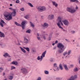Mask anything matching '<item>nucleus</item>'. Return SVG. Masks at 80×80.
Instances as JSON below:
<instances>
[{
  "instance_id": "1",
  "label": "nucleus",
  "mask_w": 80,
  "mask_h": 80,
  "mask_svg": "<svg viewBox=\"0 0 80 80\" xmlns=\"http://www.w3.org/2000/svg\"><path fill=\"white\" fill-rule=\"evenodd\" d=\"M15 16L16 15V9H14L12 12L10 14L8 12H6L5 14H4V16L6 18L7 20H10L12 19V16Z\"/></svg>"
},
{
  "instance_id": "2",
  "label": "nucleus",
  "mask_w": 80,
  "mask_h": 80,
  "mask_svg": "<svg viewBox=\"0 0 80 80\" xmlns=\"http://www.w3.org/2000/svg\"><path fill=\"white\" fill-rule=\"evenodd\" d=\"M62 18L60 17H58V18L57 19V21H58V22L57 23V25L58 27L59 28H61V29L62 30V31L63 32H65V30L63 29V28H62V27L61 26V25H62V26H63V23L62 22Z\"/></svg>"
},
{
  "instance_id": "3",
  "label": "nucleus",
  "mask_w": 80,
  "mask_h": 80,
  "mask_svg": "<svg viewBox=\"0 0 80 80\" xmlns=\"http://www.w3.org/2000/svg\"><path fill=\"white\" fill-rule=\"evenodd\" d=\"M57 47L59 49H58V52L59 53H61L63 52L65 50V48L64 47V45L61 43H58L57 45Z\"/></svg>"
},
{
  "instance_id": "4",
  "label": "nucleus",
  "mask_w": 80,
  "mask_h": 80,
  "mask_svg": "<svg viewBox=\"0 0 80 80\" xmlns=\"http://www.w3.org/2000/svg\"><path fill=\"white\" fill-rule=\"evenodd\" d=\"M78 7L76 6L75 9L74 8H72L70 7L67 8V11L71 13H74L76 12L77 10H78Z\"/></svg>"
},
{
  "instance_id": "5",
  "label": "nucleus",
  "mask_w": 80,
  "mask_h": 80,
  "mask_svg": "<svg viewBox=\"0 0 80 80\" xmlns=\"http://www.w3.org/2000/svg\"><path fill=\"white\" fill-rule=\"evenodd\" d=\"M46 53H47V51H45L42 54V55L41 56H38L37 58V60L40 61V62H42V60H43V57H45Z\"/></svg>"
},
{
  "instance_id": "6",
  "label": "nucleus",
  "mask_w": 80,
  "mask_h": 80,
  "mask_svg": "<svg viewBox=\"0 0 80 80\" xmlns=\"http://www.w3.org/2000/svg\"><path fill=\"white\" fill-rule=\"evenodd\" d=\"M38 11L41 12H43L46 10V8L44 6H39L37 8Z\"/></svg>"
},
{
  "instance_id": "7",
  "label": "nucleus",
  "mask_w": 80,
  "mask_h": 80,
  "mask_svg": "<svg viewBox=\"0 0 80 80\" xmlns=\"http://www.w3.org/2000/svg\"><path fill=\"white\" fill-rule=\"evenodd\" d=\"M61 21L63 23L64 25L66 26H68V25H69V22H68V20L66 19L62 20V18Z\"/></svg>"
},
{
  "instance_id": "8",
  "label": "nucleus",
  "mask_w": 80,
  "mask_h": 80,
  "mask_svg": "<svg viewBox=\"0 0 80 80\" xmlns=\"http://www.w3.org/2000/svg\"><path fill=\"white\" fill-rule=\"evenodd\" d=\"M27 23V21H24L22 22L21 23V25H22V29L24 30L25 29V25Z\"/></svg>"
},
{
  "instance_id": "9",
  "label": "nucleus",
  "mask_w": 80,
  "mask_h": 80,
  "mask_svg": "<svg viewBox=\"0 0 80 80\" xmlns=\"http://www.w3.org/2000/svg\"><path fill=\"white\" fill-rule=\"evenodd\" d=\"M21 71L22 73L24 74L27 73V69L24 68H22L21 69Z\"/></svg>"
},
{
  "instance_id": "10",
  "label": "nucleus",
  "mask_w": 80,
  "mask_h": 80,
  "mask_svg": "<svg viewBox=\"0 0 80 80\" xmlns=\"http://www.w3.org/2000/svg\"><path fill=\"white\" fill-rule=\"evenodd\" d=\"M3 56L4 57H5V58H7V57H9V58H10V57H11V56H10L9 54H8V53L7 52L4 53Z\"/></svg>"
},
{
  "instance_id": "11",
  "label": "nucleus",
  "mask_w": 80,
  "mask_h": 80,
  "mask_svg": "<svg viewBox=\"0 0 80 80\" xmlns=\"http://www.w3.org/2000/svg\"><path fill=\"white\" fill-rule=\"evenodd\" d=\"M48 18L49 20H52V19L54 18V15L53 14H50L48 16Z\"/></svg>"
},
{
  "instance_id": "12",
  "label": "nucleus",
  "mask_w": 80,
  "mask_h": 80,
  "mask_svg": "<svg viewBox=\"0 0 80 80\" xmlns=\"http://www.w3.org/2000/svg\"><path fill=\"white\" fill-rule=\"evenodd\" d=\"M41 37L42 38L43 37V38L44 40H46L47 38L48 37V34H46L44 35H41Z\"/></svg>"
},
{
  "instance_id": "13",
  "label": "nucleus",
  "mask_w": 80,
  "mask_h": 80,
  "mask_svg": "<svg viewBox=\"0 0 80 80\" xmlns=\"http://www.w3.org/2000/svg\"><path fill=\"white\" fill-rule=\"evenodd\" d=\"M42 27H44V28H47L48 27V23L46 22H44L43 25H42Z\"/></svg>"
},
{
  "instance_id": "14",
  "label": "nucleus",
  "mask_w": 80,
  "mask_h": 80,
  "mask_svg": "<svg viewBox=\"0 0 80 80\" xmlns=\"http://www.w3.org/2000/svg\"><path fill=\"white\" fill-rule=\"evenodd\" d=\"M0 37L1 38H4L5 37V34L3 32L0 31Z\"/></svg>"
},
{
  "instance_id": "15",
  "label": "nucleus",
  "mask_w": 80,
  "mask_h": 80,
  "mask_svg": "<svg viewBox=\"0 0 80 80\" xmlns=\"http://www.w3.org/2000/svg\"><path fill=\"white\" fill-rule=\"evenodd\" d=\"M24 40L25 43H28V40L27 38H24Z\"/></svg>"
},
{
  "instance_id": "16",
  "label": "nucleus",
  "mask_w": 80,
  "mask_h": 80,
  "mask_svg": "<svg viewBox=\"0 0 80 80\" xmlns=\"http://www.w3.org/2000/svg\"><path fill=\"white\" fill-rule=\"evenodd\" d=\"M69 1L71 2H76L77 3H78L79 2L78 0H69Z\"/></svg>"
},
{
  "instance_id": "17",
  "label": "nucleus",
  "mask_w": 80,
  "mask_h": 80,
  "mask_svg": "<svg viewBox=\"0 0 80 80\" xmlns=\"http://www.w3.org/2000/svg\"><path fill=\"white\" fill-rule=\"evenodd\" d=\"M0 45H1L2 48H4L5 47V44L3 42L0 43Z\"/></svg>"
},
{
  "instance_id": "18",
  "label": "nucleus",
  "mask_w": 80,
  "mask_h": 80,
  "mask_svg": "<svg viewBox=\"0 0 80 80\" xmlns=\"http://www.w3.org/2000/svg\"><path fill=\"white\" fill-rule=\"evenodd\" d=\"M63 66L64 68L66 70H68V68L67 67V66L66 64H63Z\"/></svg>"
},
{
  "instance_id": "19",
  "label": "nucleus",
  "mask_w": 80,
  "mask_h": 80,
  "mask_svg": "<svg viewBox=\"0 0 80 80\" xmlns=\"http://www.w3.org/2000/svg\"><path fill=\"white\" fill-rule=\"evenodd\" d=\"M52 4L53 5H54V6H55V7H57V6H58V4H57V3H56V2H55V1H52Z\"/></svg>"
},
{
  "instance_id": "20",
  "label": "nucleus",
  "mask_w": 80,
  "mask_h": 80,
  "mask_svg": "<svg viewBox=\"0 0 80 80\" xmlns=\"http://www.w3.org/2000/svg\"><path fill=\"white\" fill-rule=\"evenodd\" d=\"M19 48H20L21 50L23 52V53H26V51L22 47H20Z\"/></svg>"
},
{
  "instance_id": "21",
  "label": "nucleus",
  "mask_w": 80,
  "mask_h": 80,
  "mask_svg": "<svg viewBox=\"0 0 80 80\" xmlns=\"http://www.w3.org/2000/svg\"><path fill=\"white\" fill-rule=\"evenodd\" d=\"M11 63L13 65H17L18 64V62L17 61H13Z\"/></svg>"
},
{
  "instance_id": "22",
  "label": "nucleus",
  "mask_w": 80,
  "mask_h": 80,
  "mask_svg": "<svg viewBox=\"0 0 80 80\" xmlns=\"http://www.w3.org/2000/svg\"><path fill=\"white\" fill-rule=\"evenodd\" d=\"M23 48H24V49H25L27 51V52H30V49H29V48L28 47H23Z\"/></svg>"
},
{
  "instance_id": "23",
  "label": "nucleus",
  "mask_w": 80,
  "mask_h": 80,
  "mask_svg": "<svg viewBox=\"0 0 80 80\" xmlns=\"http://www.w3.org/2000/svg\"><path fill=\"white\" fill-rule=\"evenodd\" d=\"M63 56H65L66 55H67L66 56V57H67L68 56V53L66 51L63 52Z\"/></svg>"
},
{
  "instance_id": "24",
  "label": "nucleus",
  "mask_w": 80,
  "mask_h": 80,
  "mask_svg": "<svg viewBox=\"0 0 80 80\" xmlns=\"http://www.w3.org/2000/svg\"><path fill=\"white\" fill-rule=\"evenodd\" d=\"M71 53H72L71 50H68V55H70Z\"/></svg>"
},
{
  "instance_id": "25",
  "label": "nucleus",
  "mask_w": 80,
  "mask_h": 80,
  "mask_svg": "<svg viewBox=\"0 0 80 80\" xmlns=\"http://www.w3.org/2000/svg\"><path fill=\"white\" fill-rule=\"evenodd\" d=\"M44 73L45 74H46V75H48V74H49V72L48 71L45 70Z\"/></svg>"
},
{
  "instance_id": "26",
  "label": "nucleus",
  "mask_w": 80,
  "mask_h": 80,
  "mask_svg": "<svg viewBox=\"0 0 80 80\" xmlns=\"http://www.w3.org/2000/svg\"><path fill=\"white\" fill-rule=\"evenodd\" d=\"M59 68L61 70H63V68L62 67V65L61 64H60L59 65Z\"/></svg>"
},
{
  "instance_id": "27",
  "label": "nucleus",
  "mask_w": 80,
  "mask_h": 80,
  "mask_svg": "<svg viewBox=\"0 0 80 80\" xmlns=\"http://www.w3.org/2000/svg\"><path fill=\"white\" fill-rule=\"evenodd\" d=\"M28 4L29 6H30V7H33V6L32 5V3L30 2H28Z\"/></svg>"
},
{
  "instance_id": "28",
  "label": "nucleus",
  "mask_w": 80,
  "mask_h": 80,
  "mask_svg": "<svg viewBox=\"0 0 80 80\" xmlns=\"http://www.w3.org/2000/svg\"><path fill=\"white\" fill-rule=\"evenodd\" d=\"M13 76H11L8 77V79H9V80H12V79H13Z\"/></svg>"
},
{
  "instance_id": "29",
  "label": "nucleus",
  "mask_w": 80,
  "mask_h": 80,
  "mask_svg": "<svg viewBox=\"0 0 80 80\" xmlns=\"http://www.w3.org/2000/svg\"><path fill=\"white\" fill-rule=\"evenodd\" d=\"M15 23V25H17V26H21V25H20V24H18V23H17V22H14Z\"/></svg>"
},
{
  "instance_id": "30",
  "label": "nucleus",
  "mask_w": 80,
  "mask_h": 80,
  "mask_svg": "<svg viewBox=\"0 0 80 80\" xmlns=\"http://www.w3.org/2000/svg\"><path fill=\"white\" fill-rule=\"evenodd\" d=\"M24 18L26 19H28L29 18V15H27L24 16Z\"/></svg>"
},
{
  "instance_id": "31",
  "label": "nucleus",
  "mask_w": 80,
  "mask_h": 80,
  "mask_svg": "<svg viewBox=\"0 0 80 80\" xmlns=\"http://www.w3.org/2000/svg\"><path fill=\"white\" fill-rule=\"evenodd\" d=\"M31 32V30H30V29H29L26 31V32L28 33H30Z\"/></svg>"
},
{
  "instance_id": "32",
  "label": "nucleus",
  "mask_w": 80,
  "mask_h": 80,
  "mask_svg": "<svg viewBox=\"0 0 80 80\" xmlns=\"http://www.w3.org/2000/svg\"><path fill=\"white\" fill-rule=\"evenodd\" d=\"M71 33H72V34H75V31L72 30L71 31Z\"/></svg>"
},
{
  "instance_id": "33",
  "label": "nucleus",
  "mask_w": 80,
  "mask_h": 80,
  "mask_svg": "<svg viewBox=\"0 0 80 80\" xmlns=\"http://www.w3.org/2000/svg\"><path fill=\"white\" fill-rule=\"evenodd\" d=\"M30 23H31V27L33 28L34 27V24H33V23H32L31 22H30Z\"/></svg>"
},
{
  "instance_id": "34",
  "label": "nucleus",
  "mask_w": 80,
  "mask_h": 80,
  "mask_svg": "<svg viewBox=\"0 0 80 80\" xmlns=\"http://www.w3.org/2000/svg\"><path fill=\"white\" fill-rule=\"evenodd\" d=\"M74 72H77V71L78 70V68H74Z\"/></svg>"
},
{
  "instance_id": "35",
  "label": "nucleus",
  "mask_w": 80,
  "mask_h": 80,
  "mask_svg": "<svg viewBox=\"0 0 80 80\" xmlns=\"http://www.w3.org/2000/svg\"><path fill=\"white\" fill-rule=\"evenodd\" d=\"M3 70V68L2 67L0 68V72H2Z\"/></svg>"
},
{
  "instance_id": "36",
  "label": "nucleus",
  "mask_w": 80,
  "mask_h": 80,
  "mask_svg": "<svg viewBox=\"0 0 80 80\" xmlns=\"http://www.w3.org/2000/svg\"><path fill=\"white\" fill-rule=\"evenodd\" d=\"M51 38H52V37L49 36V38H48V40L49 41L51 40Z\"/></svg>"
},
{
  "instance_id": "37",
  "label": "nucleus",
  "mask_w": 80,
  "mask_h": 80,
  "mask_svg": "<svg viewBox=\"0 0 80 80\" xmlns=\"http://www.w3.org/2000/svg\"><path fill=\"white\" fill-rule=\"evenodd\" d=\"M13 69H15V67L13 66H11V70H13Z\"/></svg>"
},
{
  "instance_id": "38",
  "label": "nucleus",
  "mask_w": 80,
  "mask_h": 80,
  "mask_svg": "<svg viewBox=\"0 0 80 80\" xmlns=\"http://www.w3.org/2000/svg\"><path fill=\"white\" fill-rule=\"evenodd\" d=\"M54 67H56V68H57V67H58L57 66V63H55L54 64Z\"/></svg>"
},
{
  "instance_id": "39",
  "label": "nucleus",
  "mask_w": 80,
  "mask_h": 80,
  "mask_svg": "<svg viewBox=\"0 0 80 80\" xmlns=\"http://www.w3.org/2000/svg\"><path fill=\"white\" fill-rule=\"evenodd\" d=\"M20 10H21V11H22V12H23V11H24V10H25V9H24V8H20Z\"/></svg>"
},
{
  "instance_id": "40",
  "label": "nucleus",
  "mask_w": 80,
  "mask_h": 80,
  "mask_svg": "<svg viewBox=\"0 0 80 80\" xmlns=\"http://www.w3.org/2000/svg\"><path fill=\"white\" fill-rule=\"evenodd\" d=\"M0 23H5V22L2 20H1Z\"/></svg>"
},
{
  "instance_id": "41",
  "label": "nucleus",
  "mask_w": 80,
  "mask_h": 80,
  "mask_svg": "<svg viewBox=\"0 0 80 80\" xmlns=\"http://www.w3.org/2000/svg\"><path fill=\"white\" fill-rule=\"evenodd\" d=\"M9 10H12L13 11V10H16L15 9H13V8H9Z\"/></svg>"
},
{
  "instance_id": "42",
  "label": "nucleus",
  "mask_w": 80,
  "mask_h": 80,
  "mask_svg": "<svg viewBox=\"0 0 80 80\" xmlns=\"http://www.w3.org/2000/svg\"><path fill=\"white\" fill-rule=\"evenodd\" d=\"M37 38L38 40H41L40 38L38 36L37 37Z\"/></svg>"
},
{
  "instance_id": "43",
  "label": "nucleus",
  "mask_w": 80,
  "mask_h": 80,
  "mask_svg": "<svg viewBox=\"0 0 80 80\" xmlns=\"http://www.w3.org/2000/svg\"><path fill=\"white\" fill-rule=\"evenodd\" d=\"M16 3H20V1L19 0H17L16 1Z\"/></svg>"
},
{
  "instance_id": "44",
  "label": "nucleus",
  "mask_w": 80,
  "mask_h": 80,
  "mask_svg": "<svg viewBox=\"0 0 80 80\" xmlns=\"http://www.w3.org/2000/svg\"><path fill=\"white\" fill-rule=\"evenodd\" d=\"M32 52L33 53H35V52H36V51L35 50L32 49Z\"/></svg>"
},
{
  "instance_id": "45",
  "label": "nucleus",
  "mask_w": 80,
  "mask_h": 80,
  "mask_svg": "<svg viewBox=\"0 0 80 80\" xmlns=\"http://www.w3.org/2000/svg\"><path fill=\"white\" fill-rule=\"evenodd\" d=\"M0 25L1 26V27H3V24L2 23L0 22Z\"/></svg>"
},
{
  "instance_id": "46",
  "label": "nucleus",
  "mask_w": 80,
  "mask_h": 80,
  "mask_svg": "<svg viewBox=\"0 0 80 80\" xmlns=\"http://www.w3.org/2000/svg\"><path fill=\"white\" fill-rule=\"evenodd\" d=\"M52 34H53V32H51L50 33L49 36H50V37H52Z\"/></svg>"
},
{
  "instance_id": "47",
  "label": "nucleus",
  "mask_w": 80,
  "mask_h": 80,
  "mask_svg": "<svg viewBox=\"0 0 80 80\" xmlns=\"http://www.w3.org/2000/svg\"><path fill=\"white\" fill-rule=\"evenodd\" d=\"M56 70L57 71H58V70H59V68L57 66V67L56 68Z\"/></svg>"
},
{
  "instance_id": "48",
  "label": "nucleus",
  "mask_w": 80,
  "mask_h": 80,
  "mask_svg": "<svg viewBox=\"0 0 80 80\" xmlns=\"http://www.w3.org/2000/svg\"><path fill=\"white\" fill-rule=\"evenodd\" d=\"M41 77H39L38 78V79L37 80H41Z\"/></svg>"
},
{
  "instance_id": "49",
  "label": "nucleus",
  "mask_w": 80,
  "mask_h": 80,
  "mask_svg": "<svg viewBox=\"0 0 80 80\" xmlns=\"http://www.w3.org/2000/svg\"><path fill=\"white\" fill-rule=\"evenodd\" d=\"M8 62H10V61H11V58H9V59H8Z\"/></svg>"
},
{
  "instance_id": "50",
  "label": "nucleus",
  "mask_w": 80,
  "mask_h": 80,
  "mask_svg": "<svg viewBox=\"0 0 80 80\" xmlns=\"http://www.w3.org/2000/svg\"><path fill=\"white\" fill-rule=\"evenodd\" d=\"M73 67V65L71 64L70 65V67Z\"/></svg>"
},
{
  "instance_id": "51",
  "label": "nucleus",
  "mask_w": 80,
  "mask_h": 80,
  "mask_svg": "<svg viewBox=\"0 0 80 80\" xmlns=\"http://www.w3.org/2000/svg\"><path fill=\"white\" fill-rule=\"evenodd\" d=\"M58 41L57 40L55 42V44H56V43H58Z\"/></svg>"
},
{
  "instance_id": "52",
  "label": "nucleus",
  "mask_w": 80,
  "mask_h": 80,
  "mask_svg": "<svg viewBox=\"0 0 80 80\" xmlns=\"http://www.w3.org/2000/svg\"><path fill=\"white\" fill-rule=\"evenodd\" d=\"M5 73L3 72V76H5Z\"/></svg>"
},
{
  "instance_id": "53",
  "label": "nucleus",
  "mask_w": 80,
  "mask_h": 80,
  "mask_svg": "<svg viewBox=\"0 0 80 80\" xmlns=\"http://www.w3.org/2000/svg\"><path fill=\"white\" fill-rule=\"evenodd\" d=\"M57 48V47H54L53 48L54 50H55V49H56Z\"/></svg>"
},
{
  "instance_id": "54",
  "label": "nucleus",
  "mask_w": 80,
  "mask_h": 80,
  "mask_svg": "<svg viewBox=\"0 0 80 80\" xmlns=\"http://www.w3.org/2000/svg\"><path fill=\"white\" fill-rule=\"evenodd\" d=\"M12 5H12V4H10V7H12Z\"/></svg>"
},
{
  "instance_id": "55",
  "label": "nucleus",
  "mask_w": 80,
  "mask_h": 80,
  "mask_svg": "<svg viewBox=\"0 0 80 80\" xmlns=\"http://www.w3.org/2000/svg\"><path fill=\"white\" fill-rule=\"evenodd\" d=\"M55 45V43H53L52 44V45H53V46Z\"/></svg>"
},
{
  "instance_id": "56",
  "label": "nucleus",
  "mask_w": 80,
  "mask_h": 80,
  "mask_svg": "<svg viewBox=\"0 0 80 80\" xmlns=\"http://www.w3.org/2000/svg\"><path fill=\"white\" fill-rule=\"evenodd\" d=\"M65 40H66V41H67V42H68V40L67 39H65Z\"/></svg>"
},
{
  "instance_id": "57",
  "label": "nucleus",
  "mask_w": 80,
  "mask_h": 80,
  "mask_svg": "<svg viewBox=\"0 0 80 80\" xmlns=\"http://www.w3.org/2000/svg\"><path fill=\"white\" fill-rule=\"evenodd\" d=\"M37 35L38 36H39V34H38V33H37Z\"/></svg>"
},
{
  "instance_id": "58",
  "label": "nucleus",
  "mask_w": 80,
  "mask_h": 80,
  "mask_svg": "<svg viewBox=\"0 0 80 80\" xmlns=\"http://www.w3.org/2000/svg\"><path fill=\"white\" fill-rule=\"evenodd\" d=\"M41 17L42 18H43V16H41Z\"/></svg>"
},
{
  "instance_id": "59",
  "label": "nucleus",
  "mask_w": 80,
  "mask_h": 80,
  "mask_svg": "<svg viewBox=\"0 0 80 80\" xmlns=\"http://www.w3.org/2000/svg\"><path fill=\"white\" fill-rule=\"evenodd\" d=\"M18 45H20V43H18Z\"/></svg>"
},
{
  "instance_id": "60",
  "label": "nucleus",
  "mask_w": 80,
  "mask_h": 80,
  "mask_svg": "<svg viewBox=\"0 0 80 80\" xmlns=\"http://www.w3.org/2000/svg\"><path fill=\"white\" fill-rule=\"evenodd\" d=\"M43 32L44 33H45V31Z\"/></svg>"
},
{
  "instance_id": "61",
  "label": "nucleus",
  "mask_w": 80,
  "mask_h": 80,
  "mask_svg": "<svg viewBox=\"0 0 80 80\" xmlns=\"http://www.w3.org/2000/svg\"><path fill=\"white\" fill-rule=\"evenodd\" d=\"M51 62H53V60H51Z\"/></svg>"
},
{
  "instance_id": "62",
  "label": "nucleus",
  "mask_w": 80,
  "mask_h": 80,
  "mask_svg": "<svg viewBox=\"0 0 80 80\" xmlns=\"http://www.w3.org/2000/svg\"><path fill=\"white\" fill-rule=\"evenodd\" d=\"M73 42H75V40H73Z\"/></svg>"
},
{
  "instance_id": "63",
  "label": "nucleus",
  "mask_w": 80,
  "mask_h": 80,
  "mask_svg": "<svg viewBox=\"0 0 80 80\" xmlns=\"http://www.w3.org/2000/svg\"><path fill=\"white\" fill-rule=\"evenodd\" d=\"M54 71H55V69H54Z\"/></svg>"
},
{
  "instance_id": "64",
  "label": "nucleus",
  "mask_w": 80,
  "mask_h": 80,
  "mask_svg": "<svg viewBox=\"0 0 80 80\" xmlns=\"http://www.w3.org/2000/svg\"><path fill=\"white\" fill-rule=\"evenodd\" d=\"M3 7L4 8V7L3 6Z\"/></svg>"
}]
</instances>
